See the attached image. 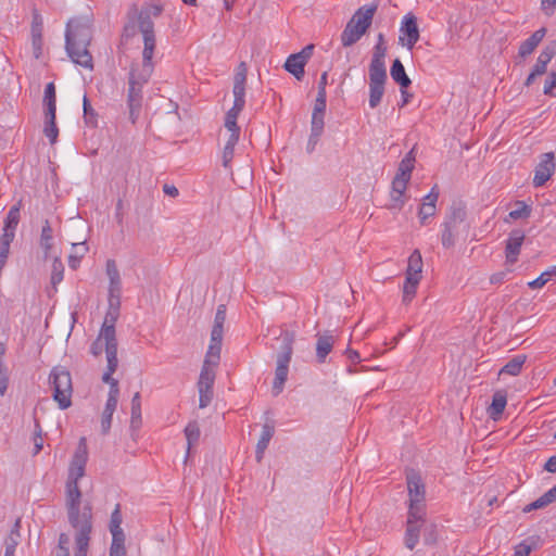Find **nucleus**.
<instances>
[{
	"label": "nucleus",
	"instance_id": "nucleus-7",
	"mask_svg": "<svg viewBox=\"0 0 556 556\" xmlns=\"http://www.w3.org/2000/svg\"><path fill=\"white\" fill-rule=\"evenodd\" d=\"M49 384L52 389L53 400L61 409H66L72 405V377L68 370L62 366L54 367L49 375Z\"/></svg>",
	"mask_w": 556,
	"mask_h": 556
},
{
	"label": "nucleus",
	"instance_id": "nucleus-43",
	"mask_svg": "<svg viewBox=\"0 0 556 556\" xmlns=\"http://www.w3.org/2000/svg\"><path fill=\"white\" fill-rule=\"evenodd\" d=\"M240 113H241V111H236V109H232V108L227 112L226 117H225V123H224V128H225L224 134H229L232 131L240 134V128L237 125V118Z\"/></svg>",
	"mask_w": 556,
	"mask_h": 556
},
{
	"label": "nucleus",
	"instance_id": "nucleus-25",
	"mask_svg": "<svg viewBox=\"0 0 556 556\" xmlns=\"http://www.w3.org/2000/svg\"><path fill=\"white\" fill-rule=\"evenodd\" d=\"M275 429L274 426L269 424H265L262 428L261 437L256 444L255 457L260 463L263 459L264 453L274 435Z\"/></svg>",
	"mask_w": 556,
	"mask_h": 556
},
{
	"label": "nucleus",
	"instance_id": "nucleus-27",
	"mask_svg": "<svg viewBox=\"0 0 556 556\" xmlns=\"http://www.w3.org/2000/svg\"><path fill=\"white\" fill-rule=\"evenodd\" d=\"M555 501H556V484L552 489H549L547 492H545L542 496H540L538 500L526 505L522 510H523V513H530L535 509L544 508Z\"/></svg>",
	"mask_w": 556,
	"mask_h": 556
},
{
	"label": "nucleus",
	"instance_id": "nucleus-62",
	"mask_svg": "<svg viewBox=\"0 0 556 556\" xmlns=\"http://www.w3.org/2000/svg\"><path fill=\"white\" fill-rule=\"evenodd\" d=\"M541 5L546 15H552L556 5V0H541Z\"/></svg>",
	"mask_w": 556,
	"mask_h": 556
},
{
	"label": "nucleus",
	"instance_id": "nucleus-26",
	"mask_svg": "<svg viewBox=\"0 0 556 556\" xmlns=\"http://www.w3.org/2000/svg\"><path fill=\"white\" fill-rule=\"evenodd\" d=\"M357 25L348 22L344 30L341 34V42L343 47H350L357 42L365 34Z\"/></svg>",
	"mask_w": 556,
	"mask_h": 556
},
{
	"label": "nucleus",
	"instance_id": "nucleus-9",
	"mask_svg": "<svg viewBox=\"0 0 556 556\" xmlns=\"http://www.w3.org/2000/svg\"><path fill=\"white\" fill-rule=\"evenodd\" d=\"M115 321L116 317L111 315V317H105L98 338L92 342L90 348V353L98 357L104 351L108 356V346L109 343L114 345L115 358H117V340L115 333Z\"/></svg>",
	"mask_w": 556,
	"mask_h": 556
},
{
	"label": "nucleus",
	"instance_id": "nucleus-13",
	"mask_svg": "<svg viewBox=\"0 0 556 556\" xmlns=\"http://www.w3.org/2000/svg\"><path fill=\"white\" fill-rule=\"evenodd\" d=\"M248 67L244 62H241L233 76V105L236 111H242L245 105V83H247Z\"/></svg>",
	"mask_w": 556,
	"mask_h": 556
},
{
	"label": "nucleus",
	"instance_id": "nucleus-60",
	"mask_svg": "<svg viewBox=\"0 0 556 556\" xmlns=\"http://www.w3.org/2000/svg\"><path fill=\"white\" fill-rule=\"evenodd\" d=\"M532 551V546L526 542L520 543L516 546L514 556H529Z\"/></svg>",
	"mask_w": 556,
	"mask_h": 556
},
{
	"label": "nucleus",
	"instance_id": "nucleus-31",
	"mask_svg": "<svg viewBox=\"0 0 556 556\" xmlns=\"http://www.w3.org/2000/svg\"><path fill=\"white\" fill-rule=\"evenodd\" d=\"M185 435L187 440V459L190 455L191 447L199 442L201 435L200 427L197 421H191L187 425L185 428Z\"/></svg>",
	"mask_w": 556,
	"mask_h": 556
},
{
	"label": "nucleus",
	"instance_id": "nucleus-1",
	"mask_svg": "<svg viewBox=\"0 0 556 556\" xmlns=\"http://www.w3.org/2000/svg\"><path fill=\"white\" fill-rule=\"evenodd\" d=\"M161 12L162 8L160 5H149L140 12H135L132 16H129L128 22L124 26L123 39L125 41L140 33L143 42L142 62L131 66L128 80L127 102L129 118L132 124H135L139 117L142 103V88L154 71L153 55L156 40L152 16L157 17Z\"/></svg>",
	"mask_w": 556,
	"mask_h": 556
},
{
	"label": "nucleus",
	"instance_id": "nucleus-22",
	"mask_svg": "<svg viewBox=\"0 0 556 556\" xmlns=\"http://www.w3.org/2000/svg\"><path fill=\"white\" fill-rule=\"evenodd\" d=\"M240 134L229 132L223 134V140L225 141L223 148V165L225 168L230 166V163L233 159L235 147L239 141Z\"/></svg>",
	"mask_w": 556,
	"mask_h": 556
},
{
	"label": "nucleus",
	"instance_id": "nucleus-6",
	"mask_svg": "<svg viewBox=\"0 0 556 556\" xmlns=\"http://www.w3.org/2000/svg\"><path fill=\"white\" fill-rule=\"evenodd\" d=\"M468 230L466 212L463 208L453 210L442 224L441 243L443 248H453L459 238L467 237Z\"/></svg>",
	"mask_w": 556,
	"mask_h": 556
},
{
	"label": "nucleus",
	"instance_id": "nucleus-24",
	"mask_svg": "<svg viewBox=\"0 0 556 556\" xmlns=\"http://www.w3.org/2000/svg\"><path fill=\"white\" fill-rule=\"evenodd\" d=\"M334 343L333 336L330 333H324L317 336V343H316V357L318 363H324L327 355L332 351Z\"/></svg>",
	"mask_w": 556,
	"mask_h": 556
},
{
	"label": "nucleus",
	"instance_id": "nucleus-34",
	"mask_svg": "<svg viewBox=\"0 0 556 556\" xmlns=\"http://www.w3.org/2000/svg\"><path fill=\"white\" fill-rule=\"evenodd\" d=\"M527 357L525 355H517L513 357L498 372V376L510 375L517 376L520 374Z\"/></svg>",
	"mask_w": 556,
	"mask_h": 556
},
{
	"label": "nucleus",
	"instance_id": "nucleus-11",
	"mask_svg": "<svg viewBox=\"0 0 556 556\" xmlns=\"http://www.w3.org/2000/svg\"><path fill=\"white\" fill-rule=\"evenodd\" d=\"M407 490L409 496L408 513L413 516L416 514H425V484L420 476L415 471H409L406 476Z\"/></svg>",
	"mask_w": 556,
	"mask_h": 556
},
{
	"label": "nucleus",
	"instance_id": "nucleus-59",
	"mask_svg": "<svg viewBox=\"0 0 556 556\" xmlns=\"http://www.w3.org/2000/svg\"><path fill=\"white\" fill-rule=\"evenodd\" d=\"M435 526L429 525L425 528V543L426 544H433L435 542Z\"/></svg>",
	"mask_w": 556,
	"mask_h": 556
},
{
	"label": "nucleus",
	"instance_id": "nucleus-35",
	"mask_svg": "<svg viewBox=\"0 0 556 556\" xmlns=\"http://www.w3.org/2000/svg\"><path fill=\"white\" fill-rule=\"evenodd\" d=\"M141 400L140 393L136 392L131 399V417H130V428L139 429L141 426Z\"/></svg>",
	"mask_w": 556,
	"mask_h": 556
},
{
	"label": "nucleus",
	"instance_id": "nucleus-3",
	"mask_svg": "<svg viewBox=\"0 0 556 556\" xmlns=\"http://www.w3.org/2000/svg\"><path fill=\"white\" fill-rule=\"evenodd\" d=\"M92 38L91 28L87 22L71 20L65 31V48L71 60L84 68L92 70L93 60L88 50Z\"/></svg>",
	"mask_w": 556,
	"mask_h": 556
},
{
	"label": "nucleus",
	"instance_id": "nucleus-50",
	"mask_svg": "<svg viewBox=\"0 0 556 556\" xmlns=\"http://www.w3.org/2000/svg\"><path fill=\"white\" fill-rule=\"evenodd\" d=\"M556 54V45L545 47L541 53L539 54L536 61L542 63V65H546L552 61V59Z\"/></svg>",
	"mask_w": 556,
	"mask_h": 556
},
{
	"label": "nucleus",
	"instance_id": "nucleus-48",
	"mask_svg": "<svg viewBox=\"0 0 556 556\" xmlns=\"http://www.w3.org/2000/svg\"><path fill=\"white\" fill-rule=\"evenodd\" d=\"M324 126V114L312 113L311 132H314V136H321Z\"/></svg>",
	"mask_w": 556,
	"mask_h": 556
},
{
	"label": "nucleus",
	"instance_id": "nucleus-10",
	"mask_svg": "<svg viewBox=\"0 0 556 556\" xmlns=\"http://www.w3.org/2000/svg\"><path fill=\"white\" fill-rule=\"evenodd\" d=\"M105 274L109 279V313H116L121 308L122 279L116 262L114 260L106 261Z\"/></svg>",
	"mask_w": 556,
	"mask_h": 556
},
{
	"label": "nucleus",
	"instance_id": "nucleus-45",
	"mask_svg": "<svg viewBox=\"0 0 556 556\" xmlns=\"http://www.w3.org/2000/svg\"><path fill=\"white\" fill-rule=\"evenodd\" d=\"M419 281H420V279H416V278H410V277L405 278V281L403 285V301L404 302H409L414 298V295L417 291Z\"/></svg>",
	"mask_w": 556,
	"mask_h": 556
},
{
	"label": "nucleus",
	"instance_id": "nucleus-32",
	"mask_svg": "<svg viewBox=\"0 0 556 556\" xmlns=\"http://www.w3.org/2000/svg\"><path fill=\"white\" fill-rule=\"evenodd\" d=\"M87 251H88V247H87L86 242L73 243L72 253L68 256V266L72 269H76L79 266L80 261L85 256Z\"/></svg>",
	"mask_w": 556,
	"mask_h": 556
},
{
	"label": "nucleus",
	"instance_id": "nucleus-42",
	"mask_svg": "<svg viewBox=\"0 0 556 556\" xmlns=\"http://www.w3.org/2000/svg\"><path fill=\"white\" fill-rule=\"evenodd\" d=\"M553 277H556V265L543 271L536 279L528 282V286L531 289H540L552 280Z\"/></svg>",
	"mask_w": 556,
	"mask_h": 556
},
{
	"label": "nucleus",
	"instance_id": "nucleus-14",
	"mask_svg": "<svg viewBox=\"0 0 556 556\" xmlns=\"http://www.w3.org/2000/svg\"><path fill=\"white\" fill-rule=\"evenodd\" d=\"M313 50L314 46L308 45L304 47L300 52L289 55L285 63V68L296 79H302L304 76L305 64L312 56Z\"/></svg>",
	"mask_w": 556,
	"mask_h": 556
},
{
	"label": "nucleus",
	"instance_id": "nucleus-15",
	"mask_svg": "<svg viewBox=\"0 0 556 556\" xmlns=\"http://www.w3.org/2000/svg\"><path fill=\"white\" fill-rule=\"evenodd\" d=\"M555 170V156L553 152L541 155L540 162L535 166L533 185L542 187L552 177Z\"/></svg>",
	"mask_w": 556,
	"mask_h": 556
},
{
	"label": "nucleus",
	"instance_id": "nucleus-5",
	"mask_svg": "<svg viewBox=\"0 0 556 556\" xmlns=\"http://www.w3.org/2000/svg\"><path fill=\"white\" fill-rule=\"evenodd\" d=\"M293 342L294 334L292 332L286 331L281 336V345L276 358L275 379L273 382V392L275 395L282 392L285 382L287 381L289 364L293 354Z\"/></svg>",
	"mask_w": 556,
	"mask_h": 556
},
{
	"label": "nucleus",
	"instance_id": "nucleus-55",
	"mask_svg": "<svg viewBox=\"0 0 556 556\" xmlns=\"http://www.w3.org/2000/svg\"><path fill=\"white\" fill-rule=\"evenodd\" d=\"M70 538L67 534L62 533L59 538V552L56 556H68Z\"/></svg>",
	"mask_w": 556,
	"mask_h": 556
},
{
	"label": "nucleus",
	"instance_id": "nucleus-12",
	"mask_svg": "<svg viewBox=\"0 0 556 556\" xmlns=\"http://www.w3.org/2000/svg\"><path fill=\"white\" fill-rule=\"evenodd\" d=\"M419 37L420 34L417 17L412 13H407L403 16L400 25L399 41L403 47H406L408 50H413L419 40Z\"/></svg>",
	"mask_w": 556,
	"mask_h": 556
},
{
	"label": "nucleus",
	"instance_id": "nucleus-49",
	"mask_svg": "<svg viewBox=\"0 0 556 556\" xmlns=\"http://www.w3.org/2000/svg\"><path fill=\"white\" fill-rule=\"evenodd\" d=\"M546 65H542V63H539L536 61L535 64L533 65L531 73L527 77L525 85L528 87L531 86L535 81L536 77L546 73Z\"/></svg>",
	"mask_w": 556,
	"mask_h": 556
},
{
	"label": "nucleus",
	"instance_id": "nucleus-39",
	"mask_svg": "<svg viewBox=\"0 0 556 556\" xmlns=\"http://www.w3.org/2000/svg\"><path fill=\"white\" fill-rule=\"evenodd\" d=\"M384 92V84L369 83V106L375 109L381 102Z\"/></svg>",
	"mask_w": 556,
	"mask_h": 556
},
{
	"label": "nucleus",
	"instance_id": "nucleus-57",
	"mask_svg": "<svg viewBox=\"0 0 556 556\" xmlns=\"http://www.w3.org/2000/svg\"><path fill=\"white\" fill-rule=\"evenodd\" d=\"M113 414L114 413H108L105 410L102 413L101 430L103 434H106L111 429Z\"/></svg>",
	"mask_w": 556,
	"mask_h": 556
},
{
	"label": "nucleus",
	"instance_id": "nucleus-2",
	"mask_svg": "<svg viewBox=\"0 0 556 556\" xmlns=\"http://www.w3.org/2000/svg\"><path fill=\"white\" fill-rule=\"evenodd\" d=\"M88 460L86 438H80L77 448L68 468L65 490V507L71 527L75 530L74 556H86L92 531V506L89 502L83 503V495L78 480L85 476Z\"/></svg>",
	"mask_w": 556,
	"mask_h": 556
},
{
	"label": "nucleus",
	"instance_id": "nucleus-54",
	"mask_svg": "<svg viewBox=\"0 0 556 556\" xmlns=\"http://www.w3.org/2000/svg\"><path fill=\"white\" fill-rule=\"evenodd\" d=\"M530 214L529 207L522 202L517 203V208L509 212V217L513 219H519L523 217H528Z\"/></svg>",
	"mask_w": 556,
	"mask_h": 556
},
{
	"label": "nucleus",
	"instance_id": "nucleus-46",
	"mask_svg": "<svg viewBox=\"0 0 556 556\" xmlns=\"http://www.w3.org/2000/svg\"><path fill=\"white\" fill-rule=\"evenodd\" d=\"M18 222H20V207L17 205H14L8 212L3 228L15 231L16 227L18 225Z\"/></svg>",
	"mask_w": 556,
	"mask_h": 556
},
{
	"label": "nucleus",
	"instance_id": "nucleus-53",
	"mask_svg": "<svg viewBox=\"0 0 556 556\" xmlns=\"http://www.w3.org/2000/svg\"><path fill=\"white\" fill-rule=\"evenodd\" d=\"M9 386V371L8 368L0 361V395L3 396Z\"/></svg>",
	"mask_w": 556,
	"mask_h": 556
},
{
	"label": "nucleus",
	"instance_id": "nucleus-52",
	"mask_svg": "<svg viewBox=\"0 0 556 556\" xmlns=\"http://www.w3.org/2000/svg\"><path fill=\"white\" fill-rule=\"evenodd\" d=\"M199 390V406L200 408H205L208 406L213 399V390L205 388H198Z\"/></svg>",
	"mask_w": 556,
	"mask_h": 556
},
{
	"label": "nucleus",
	"instance_id": "nucleus-44",
	"mask_svg": "<svg viewBox=\"0 0 556 556\" xmlns=\"http://www.w3.org/2000/svg\"><path fill=\"white\" fill-rule=\"evenodd\" d=\"M415 159L413 156V152L410 151L400 163L396 176L409 178L412 177V172L414 169Z\"/></svg>",
	"mask_w": 556,
	"mask_h": 556
},
{
	"label": "nucleus",
	"instance_id": "nucleus-36",
	"mask_svg": "<svg viewBox=\"0 0 556 556\" xmlns=\"http://www.w3.org/2000/svg\"><path fill=\"white\" fill-rule=\"evenodd\" d=\"M45 128L43 132L46 137L49 139L50 143H54L58 139L59 129L55 124V112L45 113Z\"/></svg>",
	"mask_w": 556,
	"mask_h": 556
},
{
	"label": "nucleus",
	"instance_id": "nucleus-20",
	"mask_svg": "<svg viewBox=\"0 0 556 556\" xmlns=\"http://www.w3.org/2000/svg\"><path fill=\"white\" fill-rule=\"evenodd\" d=\"M376 10L377 5L375 4L361 7L349 22L366 31L371 25Z\"/></svg>",
	"mask_w": 556,
	"mask_h": 556
},
{
	"label": "nucleus",
	"instance_id": "nucleus-37",
	"mask_svg": "<svg viewBox=\"0 0 556 556\" xmlns=\"http://www.w3.org/2000/svg\"><path fill=\"white\" fill-rule=\"evenodd\" d=\"M53 245L52 228L48 220L45 222L41 235H40V247L43 250L45 256L47 257Z\"/></svg>",
	"mask_w": 556,
	"mask_h": 556
},
{
	"label": "nucleus",
	"instance_id": "nucleus-56",
	"mask_svg": "<svg viewBox=\"0 0 556 556\" xmlns=\"http://www.w3.org/2000/svg\"><path fill=\"white\" fill-rule=\"evenodd\" d=\"M42 444H43V441H42V438H41V428H40L39 422L36 421V424H35V435H34V445H35L34 454H38L41 451Z\"/></svg>",
	"mask_w": 556,
	"mask_h": 556
},
{
	"label": "nucleus",
	"instance_id": "nucleus-30",
	"mask_svg": "<svg viewBox=\"0 0 556 556\" xmlns=\"http://www.w3.org/2000/svg\"><path fill=\"white\" fill-rule=\"evenodd\" d=\"M390 74L392 79L397 83L401 88H407L410 85V79L406 75L405 68L399 59L394 60Z\"/></svg>",
	"mask_w": 556,
	"mask_h": 556
},
{
	"label": "nucleus",
	"instance_id": "nucleus-8",
	"mask_svg": "<svg viewBox=\"0 0 556 556\" xmlns=\"http://www.w3.org/2000/svg\"><path fill=\"white\" fill-rule=\"evenodd\" d=\"M118 366V358H115L114 345L109 343L108 346V366L106 370L102 376V381L110 384V391L105 403L104 410L108 413H114L118 403V381L112 377Z\"/></svg>",
	"mask_w": 556,
	"mask_h": 556
},
{
	"label": "nucleus",
	"instance_id": "nucleus-19",
	"mask_svg": "<svg viewBox=\"0 0 556 556\" xmlns=\"http://www.w3.org/2000/svg\"><path fill=\"white\" fill-rule=\"evenodd\" d=\"M121 525H122V514L119 510V505H116L115 509L111 514V519H110V531L112 534L111 548H114V547L125 548V544H124L125 535H124Z\"/></svg>",
	"mask_w": 556,
	"mask_h": 556
},
{
	"label": "nucleus",
	"instance_id": "nucleus-58",
	"mask_svg": "<svg viewBox=\"0 0 556 556\" xmlns=\"http://www.w3.org/2000/svg\"><path fill=\"white\" fill-rule=\"evenodd\" d=\"M387 47L384 45H376L371 61L384 62Z\"/></svg>",
	"mask_w": 556,
	"mask_h": 556
},
{
	"label": "nucleus",
	"instance_id": "nucleus-33",
	"mask_svg": "<svg viewBox=\"0 0 556 556\" xmlns=\"http://www.w3.org/2000/svg\"><path fill=\"white\" fill-rule=\"evenodd\" d=\"M387 80L384 62L371 61L369 65V83H382Z\"/></svg>",
	"mask_w": 556,
	"mask_h": 556
},
{
	"label": "nucleus",
	"instance_id": "nucleus-47",
	"mask_svg": "<svg viewBox=\"0 0 556 556\" xmlns=\"http://www.w3.org/2000/svg\"><path fill=\"white\" fill-rule=\"evenodd\" d=\"M64 266L60 258L55 257L52 263L51 283L55 287L63 280Z\"/></svg>",
	"mask_w": 556,
	"mask_h": 556
},
{
	"label": "nucleus",
	"instance_id": "nucleus-61",
	"mask_svg": "<svg viewBox=\"0 0 556 556\" xmlns=\"http://www.w3.org/2000/svg\"><path fill=\"white\" fill-rule=\"evenodd\" d=\"M14 237H15L14 230H9V229L3 228V233L0 237V243H2L4 245H7V244L10 245L11 242L13 241Z\"/></svg>",
	"mask_w": 556,
	"mask_h": 556
},
{
	"label": "nucleus",
	"instance_id": "nucleus-63",
	"mask_svg": "<svg viewBox=\"0 0 556 556\" xmlns=\"http://www.w3.org/2000/svg\"><path fill=\"white\" fill-rule=\"evenodd\" d=\"M544 469L551 473L556 472V455H554L547 459V462L544 465Z\"/></svg>",
	"mask_w": 556,
	"mask_h": 556
},
{
	"label": "nucleus",
	"instance_id": "nucleus-18",
	"mask_svg": "<svg viewBox=\"0 0 556 556\" xmlns=\"http://www.w3.org/2000/svg\"><path fill=\"white\" fill-rule=\"evenodd\" d=\"M409 180H410L409 178L400 177V176L395 175V177L392 181V189H391V193H390L389 207L391 210L399 211L403 207V205L405 203L404 193H405V190L407 188Z\"/></svg>",
	"mask_w": 556,
	"mask_h": 556
},
{
	"label": "nucleus",
	"instance_id": "nucleus-41",
	"mask_svg": "<svg viewBox=\"0 0 556 556\" xmlns=\"http://www.w3.org/2000/svg\"><path fill=\"white\" fill-rule=\"evenodd\" d=\"M18 521L15 523L14 528L10 531L9 535L5 539V554H15L16 546L18 545L21 533L18 530Z\"/></svg>",
	"mask_w": 556,
	"mask_h": 556
},
{
	"label": "nucleus",
	"instance_id": "nucleus-29",
	"mask_svg": "<svg viewBox=\"0 0 556 556\" xmlns=\"http://www.w3.org/2000/svg\"><path fill=\"white\" fill-rule=\"evenodd\" d=\"M506 404V395L503 392H495L492 399V403L488 409L489 416L496 420L503 414Z\"/></svg>",
	"mask_w": 556,
	"mask_h": 556
},
{
	"label": "nucleus",
	"instance_id": "nucleus-51",
	"mask_svg": "<svg viewBox=\"0 0 556 556\" xmlns=\"http://www.w3.org/2000/svg\"><path fill=\"white\" fill-rule=\"evenodd\" d=\"M544 94L555 97L556 96V72H551L544 84Z\"/></svg>",
	"mask_w": 556,
	"mask_h": 556
},
{
	"label": "nucleus",
	"instance_id": "nucleus-21",
	"mask_svg": "<svg viewBox=\"0 0 556 556\" xmlns=\"http://www.w3.org/2000/svg\"><path fill=\"white\" fill-rule=\"evenodd\" d=\"M439 193L434 191V188L428 193L422 201V204L419 208V219L422 225L427 223V219L432 217L435 214L437 207L435 203L438 200Z\"/></svg>",
	"mask_w": 556,
	"mask_h": 556
},
{
	"label": "nucleus",
	"instance_id": "nucleus-23",
	"mask_svg": "<svg viewBox=\"0 0 556 556\" xmlns=\"http://www.w3.org/2000/svg\"><path fill=\"white\" fill-rule=\"evenodd\" d=\"M545 34L546 29L544 27L535 30L527 40L521 42L519 47V55L521 58L530 55L539 46V43L543 40Z\"/></svg>",
	"mask_w": 556,
	"mask_h": 556
},
{
	"label": "nucleus",
	"instance_id": "nucleus-17",
	"mask_svg": "<svg viewBox=\"0 0 556 556\" xmlns=\"http://www.w3.org/2000/svg\"><path fill=\"white\" fill-rule=\"evenodd\" d=\"M523 241L525 235L522 231L514 230L509 233L505 245V258L507 265H513L517 262Z\"/></svg>",
	"mask_w": 556,
	"mask_h": 556
},
{
	"label": "nucleus",
	"instance_id": "nucleus-28",
	"mask_svg": "<svg viewBox=\"0 0 556 556\" xmlns=\"http://www.w3.org/2000/svg\"><path fill=\"white\" fill-rule=\"evenodd\" d=\"M422 273V257L419 250H414L408 257L406 277L420 279Z\"/></svg>",
	"mask_w": 556,
	"mask_h": 556
},
{
	"label": "nucleus",
	"instance_id": "nucleus-4",
	"mask_svg": "<svg viewBox=\"0 0 556 556\" xmlns=\"http://www.w3.org/2000/svg\"><path fill=\"white\" fill-rule=\"evenodd\" d=\"M225 315H216L211 331V341L201 369L198 388L213 389L215 368L220 359Z\"/></svg>",
	"mask_w": 556,
	"mask_h": 556
},
{
	"label": "nucleus",
	"instance_id": "nucleus-16",
	"mask_svg": "<svg viewBox=\"0 0 556 556\" xmlns=\"http://www.w3.org/2000/svg\"><path fill=\"white\" fill-rule=\"evenodd\" d=\"M424 518L425 514H416L413 516L412 513H408L404 541L405 546L410 551H413L419 542L420 528L421 525L425 523Z\"/></svg>",
	"mask_w": 556,
	"mask_h": 556
},
{
	"label": "nucleus",
	"instance_id": "nucleus-64",
	"mask_svg": "<svg viewBox=\"0 0 556 556\" xmlns=\"http://www.w3.org/2000/svg\"><path fill=\"white\" fill-rule=\"evenodd\" d=\"M320 136H314V132H311L308 142H307V151L313 152L315 150V147L319 140Z\"/></svg>",
	"mask_w": 556,
	"mask_h": 556
},
{
	"label": "nucleus",
	"instance_id": "nucleus-38",
	"mask_svg": "<svg viewBox=\"0 0 556 556\" xmlns=\"http://www.w3.org/2000/svg\"><path fill=\"white\" fill-rule=\"evenodd\" d=\"M31 45L34 56L39 59L42 53V29L40 24L35 23L31 27Z\"/></svg>",
	"mask_w": 556,
	"mask_h": 556
},
{
	"label": "nucleus",
	"instance_id": "nucleus-40",
	"mask_svg": "<svg viewBox=\"0 0 556 556\" xmlns=\"http://www.w3.org/2000/svg\"><path fill=\"white\" fill-rule=\"evenodd\" d=\"M43 102L46 104V113L56 112L55 87L53 83H49L46 86Z\"/></svg>",
	"mask_w": 556,
	"mask_h": 556
}]
</instances>
